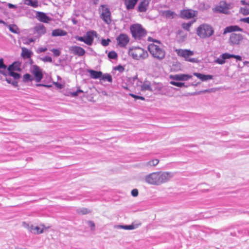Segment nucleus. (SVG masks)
<instances>
[{
    "instance_id": "nucleus-58",
    "label": "nucleus",
    "mask_w": 249,
    "mask_h": 249,
    "mask_svg": "<svg viewBox=\"0 0 249 249\" xmlns=\"http://www.w3.org/2000/svg\"><path fill=\"white\" fill-rule=\"evenodd\" d=\"M8 7L10 8H15L16 7V6L14 5V4H11V3H9L8 4Z\"/></svg>"
},
{
    "instance_id": "nucleus-33",
    "label": "nucleus",
    "mask_w": 249,
    "mask_h": 249,
    "mask_svg": "<svg viewBox=\"0 0 249 249\" xmlns=\"http://www.w3.org/2000/svg\"><path fill=\"white\" fill-rule=\"evenodd\" d=\"M31 54L32 52L28 49L25 48H22L21 55L23 56V57L26 58H30L31 56Z\"/></svg>"
},
{
    "instance_id": "nucleus-21",
    "label": "nucleus",
    "mask_w": 249,
    "mask_h": 249,
    "mask_svg": "<svg viewBox=\"0 0 249 249\" xmlns=\"http://www.w3.org/2000/svg\"><path fill=\"white\" fill-rule=\"evenodd\" d=\"M243 29L238 26L232 25L226 27L224 30L223 34L225 35L227 33L235 31L243 32Z\"/></svg>"
},
{
    "instance_id": "nucleus-24",
    "label": "nucleus",
    "mask_w": 249,
    "mask_h": 249,
    "mask_svg": "<svg viewBox=\"0 0 249 249\" xmlns=\"http://www.w3.org/2000/svg\"><path fill=\"white\" fill-rule=\"evenodd\" d=\"M241 3L245 6L240 8L239 12L244 16L249 15V8L248 7L249 6V2L247 3L245 0H242L241 1Z\"/></svg>"
},
{
    "instance_id": "nucleus-57",
    "label": "nucleus",
    "mask_w": 249,
    "mask_h": 249,
    "mask_svg": "<svg viewBox=\"0 0 249 249\" xmlns=\"http://www.w3.org/2000/svg\"><path fill=\"white\" fill-rule=\"evenodd\" d=\"M11 84L15 87L17 86L18 85V82L15 80H13Z\"/></svg>"
},
{
    "instance_id": "nucleus-26",
    "label": "nucleus",
    "mask_w": 249,
    "mask_h": 249,
    "mask_svg": "<svg viewBox=\"0 0 249 249\" xmlns=\"http://www.w3.org/2000/svg\"><path fill=\"white\" fill-rule=\"evenodd\" d=\"M7 67L4 64V60L3 58H0V74H1L5 76H7Z\"/></svg>"
},
{
    "instance_id": "nucleus-17",
    "label": "nucleus",
    "mask_w": 249,
    "mask_h": 249,
    "mask_svg": "<svg viewBox=\"0 0 249 249\" xmlns=\"http://www.w3.org/2000/svg\"><path fill=\"white\" fill-rule=\"evenodd\" d=\"M197 12L191 9L184 10L180 13L181 17L183 18H191L197 15Z\"/></svg>"
},
{
    "instance_id": "nucleus-8",
    "label": "nucleus",
    "mask_w": 249,
    "mask_h": 249,
    "mask_svg": "<svg viewBox=\"0 0 249 249\" xmlns=\"http://www.w3.org/2000/svg\"><path fill=\"white\" fill-rule=\"evenodd\" d=\"M233 4L231 3H227L224 1H220L219 5L216 7L215 10L220 13L228 14L229 10L232 9Z\"/></svg>"
},
{
    "instance_id": "nucleus-56",
    "label": "nucleus",
    "mask_w": 249,
    "mask_h": 249,
    "mask_svg": "<svg viewBox=\"0 0 249 249\" xmlns=\"http://www.w3.org/2000/svg\"><path fill=\"white\" fill-rule=\"evenodd\" d=\"M117 70H119L120 71L122 72L124 71V69L122 66H119L117 67Z\"/></svg>"
},
{
    "instance_id": "nucleus-11",
    "label": "nucleus",
    "mask_w": 249,
    "mask_h": 249,
    "mask_svg": "<svg viewBox=\"0 0 249 249\" xmlns=\"http://www.w3.org/2000/svg\"><path fill=\"white\" fill-rule=\"evenodd\" d=\"M30 71L34 75L35 81L36 82H39L43 77L42 71L40 68L36 65H34L32 67Z\"/></svg>"
},
{
    "instance_id": "nucleus-4",
    "label": "nucleus",
    "mask_w": 249,
    "mask_h": 249,
    "mask_svg": "<svg viewBox=\"0 0 249 249\" xmlns=\"http://www.w3.org/2000/svg\"><path fill=\"white\" fill-rule=\"evenodd\" d=\"M175 52L178 56L183 57L186 61L192 63L197 62V59L196 58L190 57V56L194 54V52L192 51L187 49H176Z\"/></svg>"
},
{
    "instance_id": "nucleus-40",
    "label": "nucleus",
    "mask_w": 249,
    "mask_h": 249,
    "mask_svg": "<svg viewBox=\"0 0 249 249\" xmlns=\"http://www.w3.org/2000/svg\"><path fill=\"white\" fill-rule=\"evenodd\" d=\"M170 83L172 85H174V86H177L178 87H180V88L182 87H188V86H186L185 85V83H181V82H177L171 81L170 82Z\"/></svg>"
},
{
    "instance_id": "nucleus-18",
    "label": "nucleus",
    "mask_w": 249,
    "mask_h": 249,
    "mask_svg": "<svg viewBox=\"0 0 249 249\" xmlns=\"http://www.w3.org/2000/svg\"><path fill=\"white\" fill-rule=\"evenodd\" d=\"M70 51L75 55L79 56H82L85 53V51L81 47L77 46H72L70 47Z\"/></svg>"
},
{
    "instance_id": "nucleus-5",
    "label": "nucleus",
    "mask_w": 249,
    "mask_h": 249,
    "mask_svg": "<svg viewBox=\"0 0 249 249\" xmlns=\"http://www.w3.org/2000/svg\"><path fill=\"white\" fill-rule=\"evenodd\" d=\"M157 186L168 182L174 176V174L170 172H156Z\"/></svg>"
},
{
    "instance_id": "nucleus-10",
    "label": "nucleus",
    "mask_w": 249,
    "mask_h": 249,
    "mask_svg": "<svg viewBox=\"0 0 249 249\" xmlns=\"http://www.w3.org/2000/svg\"><path fill=\"white\" fill-rule=\"evenodd\" d=\"M118 46L120 47H125L129 42L128 36L125 34H121L116 37Z\"/></svg>"
},
{
    "instance_id": "nucleus-19",
    "label": "nucleus",
    "mask_w": 249,
    "mask_h": 249,
    "mask_svg": "<svg viewBox=\"0 0 249 249\" xmlns=\"http://www.w3.org/2000/svg\"><path fill=\"white\" fill-rule=\"evenodd\" d=\"M149 4V0H142L139 3L138 6V11L145 12L147 11Z\"/></svg>"
},
{
    "instance_id": "nucleus-53",
    "label": "nucleus",
    "mask_w": 249,
    "mask_h": 249,
    "mask_svg": "<svg viewBox=\"0 0 249 249\" xmlns=\"http://www.w3.org/2000/svg\"><path fill=\"white\" fill-rule=\"evenodd\" d=\"M75 38L76 39V40H77L78 41L84 42L85 43V36L82 37V36H77L75 37Z\"/></svg>"
},
{
    "instance_id": "nucleus-16",
    "label": "nucleus",
    "mask_w": 249,
    "mask_h": 249,
    "mask_svg": "<svg viewBox=\"0 0 249 249\" xmlns=\"http://www.w3.org/2000/svg\"><path fill=\"white\" fill-rule=\"evenodd\" d=\"M243 39V36L239 34L232 33L230 37V42L232 45H238Z\"/></svg>"
},
{
    "instance_id": "nucleus-28",
    "label": "nucleus",
    "mask_w": 249,
    "mask_h": 249,
    "mask_svg": "<svg viewBox=\"0 0 249 249\" xmlns=\"http://www.w3.org/2000/svg\"><path fill=\"white\" fill-rule=\"evenodd\" d=\"M175 15V13L171 10H166L161 12V15L168 19L173 18Z\"/></svg>"
},
{
    "instance_id": "nucleus-27",
    "label": "nucleus",
    "mask_w": 249,
    "mask_h": 249,
    "mask_svg": "<svg viewBox=\"0 0 249 249\" xmlns=\"http://www.w3.org/2000/svg\"><path fill=\"white\" fill-rule=\"evenodd\" d=\"M89 72L90 74V77L93 79H98L101 78L102 76V72L101 71H98L91 70L89 71Z\"/></svg>"
},
{
    "instance_id": "nucleus-39",
    "label": "nucleus",
    "mask_w": 249,
    "mask_h": 249,
    "mask_svg": "<svg viewBox=\"0 0 249 249\" xmlns=\"http://www.w3.org/2000/svg\"><path fill=\"white\" fill-rule=\"evenodd\" d=\"M101 78L102 80L104 81H107L109 82H111L112 80L111 76L108 73H106L104 75L102 74Z\"/></svg>"
},
{
    "instance_id": "nucleus-61",
    "label": "nucleus",
    "mask_w": 249,
    "mask_h": 249,
    "mask_svg": "<svg viewBox=\"0 0 249 249\" xmlns=\"http://www.w3.org/2000/svg\"><path fill=\"white\" fill-rule=\"evenodd\" d=\"M0 23H2V24H6V23L4 21L1 20L0 19Z\"/></svg>"
},
{
    "instance_id": "nucleus-45",
    "label": "nucleus",
    "mask_w": 249,
    "mask_h": 249,
    "mask_svg": "<svg viewBox=\"0 0 249 249\" xmlns=\"http://www.w3.org/2000/svg\"><path fill=\"white\" fill-rule=\"evenodd\" d=\"M129 95L130 96H131L132 97L135 98L136 100H137V99H141L142 100H145V98L143 97L136 95H135L134 94H132V93H130Z\"/></svg>"
},
{
    "instance_id": "nucleus-22",
    "label": "nucleus",
    "mask_w": 249,
    "mask_h": 249,
    "mask_svg": "<svg viewBox=\"0 0 249 249\" xmlns=\"http://www.w3.org/2000/svg\"><path fill=\"white\" fill-rule=\"evenodd\" d=\"M36 15L37 19L41 22L48 23L51 20V18L48 17L44 13L38 12Z\"/></svg>"
},
{
    "instance_id": "nucleus-59",
    "label": "nucleus",
    "mask_w": 249,
    "mask_h": 249,
    "mask_svg": "<svg viewBox=\"0 0 249 249\" xmlns=\"http://www.w3.org/2000/svg\"><path fill=\"white\" fill-rule=\"evenodd\" d=\"M55 85L57 87H58L60 89L62 88V85L60 84H58V83H55Z\"/></svg>"
},
{
    "instance_id": "nucleus-14",
    "label": "nucleus",
    "mask_w": 249,
    "mask_h": 249,
    "mask_svg": "<svg viewBox=\"0 0 249 249\" xmlns=\"http://www.w3.org/2000/svg\"><path fill=\"white\" fill-rule=\"evenodd\" d=\"M35 36L39 37L46 33V28L42 24H36L34 28Z\"/></svg>"
},
{
    "instance_id": "nucleus-20",
    "label": "nucleus",
    "mask_w": 249,
    "mask_h": 249,
    "mask_svg": "<svg viewBox=\"0 0 249 249\" xmlns=\"http://www.w3.org/2000/svg\"><path fill=\"white\" fill-rule=\"evenodd\" d=\"M141 223H132V224L129 225H118L117 228L125 230H132L138 228L141 225Z\"/></svg>"
},
{
    "instance_id": "nucleus-49",
    "label": "nucleus",
    "mask_w": 249,
    "mask_h": 249,
    "mask_svg": "<svg viewBox=\"0 0 249 249\" xmlns=\"http://www.w3.org/2000/svg\"><path fill=\"white\" fill-rule=\"evenodd\" d=\"M83 92V91L81 89H78L76 91L71 92V94L73 96L75 97L77 96L80 93Z\"/></svg>"
},
{
    "instance_id": "nucleus-25",
    "label": "nucleus",
    "mask_w": 249,
    "mask_h": 249,
    "mask_svg": "<svg viewBox=\"0 0 249 249\" xmlns=\"http://www.w3.org/2000/svg\"><path fill=\"white\" fill-rule=\"evenodd\" d=\"M193 75L197 77L202 81H206L213 79V76L211 75H205L200 73L194 72Z\"/></svg>"
},
{
    "instance_id": "nucleus-54",
    "label": "nucleus",
    "mask_w": 249,
    "mask_h": 249,
    "mask_svg": "<svg viewBox=\"0 0 249 249\" xmlns=\"http://www.w3.org/2000/svg\"><path fill=\"white\" fill-rule=\"evenodd\" d=\"M5 80L8 83L11 84V82L13 81L12 80L11 78L7 77V76H5Z\"/></svg>"
},
{
    "instance_id": "nucleus-23",
    "label": "nucleus",
    "mask_w": 249,
    "mask_h": 249,
    "mask_svg": "<svg viewBox=\"0 0 249 249\" xmlns=\"http://www.w3.org/2000/svg\"><path fill=\"white\" fill-rule=\"evenodd\" d=\"M138 0H124V3L127 10L133 9L136 5Z\"/></svg>"
},
{
    "instance_id": "nucleus-55",
    "label": "nucleus",
    "mask_w": 249,
    "mask_h": 249,
    "mask_svg": "<svg viewBox=\"0 0 249 249\" xmlns=\"http://www.w3.org/2000/svg\"><path fill=\"white\" fill-rule=\"evenodd\" d=\"M36 87L43 86V87H51V86L44 85V84H36Z\"/></svg>"
},
{
    "instance_id": "nucleus-15",
    "label": "nucleus",
    "mask_w": 249,
    "mask_h": 249,
    "mask_svg": "<svg viewBox=\"0 0 249 249\" xmlns=\"http://www.w3.org/2000/svg\"><path fill=\"white\" fill-rule=\"evenodd\" d=\"M193 76L187 74H178L175 75H171L170 78L177 81H187L190 79H192Z\"/></svg>"
},
{
    "instance_id": "nucleus-13",
    "label": "nucleus",
    "mask_w": 249,
    "mask_h": 249,
    "mask_svg": "<svg viewBox=\"0 0 249 249\" xmlns=\"http://www.w3.org/2000/svg\"><path fill=\"white\" fill-rule=\"evenodd\" d=\"M156 172L151 173L144 177V181L148 184L157 186Z\"/></svg>"
},
{
    "instance_id": "nucleus-37",
    "label": "nucleus",
    "mask_w": 249,
    "mask_h": 249,
    "mask_svg": "<svg viewBox=\"0 0 249 249\" xmlns=\"http://www.w3.org/2000/svg\"><path fill=\"white\" fill-rule=\"evenodd\" d=\"M44 226L43 225H41L40 226H36L32 228V230L36 231L37 233H42L44 231Z\"/></svg>"
},
{
    "instance_id": "nucleus-7",
    "label": "nucleus",
    "mask_w": 249,
    "mask_h": 249,
    "mask_svg": "<svg viewBox=\"0 0 249 249\" xmlns=\"http://www.w3.org/2000/svg\"><path fill=\"white\" fill-rule=\"evenodd\" d=\"M231 58H236L237 60L239 61L242 60V57L239 55H236L226 53L220 55L218 58H216L214 61V63L220 65H223L225 63L226 59H230Z\"/></svg>"
},
{
    "instance_id": "nucleus-41",
    "label": "nucleus",
    "mask_w": 249,
    "mask_h": 249,
    "mask_svg": "<svg viewBox=\"0 0 249 249\" xmlns=\"http://www.w3.org/2000/svg\"><path fill=\"white\" fill-rule=\"evenodd\" d=\"M77 213L79 214H86L90 213V211L87 208H83L78 209Z\"/></svg>"
},
{
    "instance_id": "nucleus-52",
    "label": "nucleus",
    "mask_w": 249,
    "mask_h": 249,
    "mask_svg": "<svg viewBox=\"0 0 249 249\" xmlns=\"http://www.w3.org/2000/svg\"><path fill=\"white\" fill-rule=\"evenodd\" d=\"M240 21L249 24V17L244 18H242L240 19Z\"/></svg>"
},
{
    "instance_id": "nucleus-3",
    "label": "nucleus",
    "mask_w": 249,
    "mask_h": 249,
    "mask_svg": "<svg viewBox=\"0 0 249 249\" xmlns=\"http://www.w3.org/2000/svg\"><path fill=\"white\" fill-rule=\"evenodd\" d=\"M128 53L129 55L136 60L145 59L148 56V53L146 50L138 47L130 48Z\"/></svg>"
},
{
    "instance_id": "nucleus-44",
    "label": "nucleus",
    "mask_w": 249,
    "mask_h": 249,
    "mask_svg": "<svg viewBox=\"0 0 249 249\" xmlns=\"http://www.w3.org/2000/svg\"><path fill=\"white\" fill-rule=\"evenodd\" d=\"M111 40L110 39H102V41H101V44L103 46H107V45H108L109 44V43L110 42Z\"/></svg>"
},
{
    "instance_id": "nucleus-34",
    "label": "nucleus",
    "mask_w": 249,
    "mask_h": 249,
    "mask_svg": "<svg viewBox=\"0 0 249 249\" xmlns=\"http://www.w3.org/2000/svg\"><path fill=\"white\" fill-rule=\"evenodd\" d=\"M7 72V76L13 77L15 80L18 79L20 78V74L15 72L14 70L6 71Z\"/></svg>"
},
{
    "instance_id": "nucleus-47",
    "label": "nucleus",
    "mask_w": 249,
    "mask_h": 249,
    "mask_svg": "<svg viewBox=\"0 0 249 249\" xmlns=\"http://www.w3.org/2000/svg\"><path fill=\"white\" fill-rule=\"evenodd\" d=\"M51 51H52L54 55L55 56H58L60 54V52L58 49H53L51 50Z\"/></svg>"
},
{
    "instance_id": "nucleus-30",
    "label": "nucleus",
    "mask_w": 249,
    "mask_h": 249,
    "mask_svg": "<svg viewBox=\"0 0 249 249\" xmlns=\"http://www.w3.org/2000/svg\"><path fill=\"white\" fill-rule=\"evenodd\" d=\"M14 70L18 71L20 70V64L18 62H15L7 67V71Z\"/></svg>"
},
{
    "instance_id": "nucleus-29",
    "label": "nucleus",
    "mask_w": 249,
    "mask_h": 249,
    "mask_svg": "<svg viewBox=\"0 0 249 249\" xmlns=\"http://www.w3.org/2000/svg\"><path fill=\"white\" fill-rule=\"evenodd\" d=\"M52 35L53 36H64L67 35V33L61 29H58L53 30Z\"/></svg>"
},
{
    "instance_id": "nucleus-31",
    "label": "nucleus",
    "mask_w": 249,
    "mask_h": 249,
    "mask_svg": "<svg viewBox=\"0 0 249 249\" xmlns=\"http://www.w3.org/2000/svg\"><path fill=\"white\" fill-rule=\"evenodd\" d=\"M24 4L31 6L34 8L38 6V1L37 0H23Z\"/></svg>"
},
{
    "instance_id": "nucleus-35",
    "label": "nucleus",
    "mask_w": 249,
    "mask_h": 249,
    "mask_svg": "<svg viewBox=\"0 0 249 249\" xmlns=\"http://www.w3.org/2000/svg\"><path fill=\"white\" fill-rule=\"evenodd\" d=\"M141 90H142V91H145V90L151 91L152 89H151L150 84L148 83H144L141 86Z\"/></svg>"
},
{
    "instance_id": "nucleus-38",
    "label": "nucleus",
    "mask_w": 249,
    "mask_h": 249,
    "mask_svg": "<svg viewBox=\"0 0 249 249\" xmlns=\"http://www.w3.org/2000/svg\"><path fill=\"white\" fill-rule=\"evenodd\" d=\"M8 28L9 30L13 33L18 34L19 33V30L15 25H9Z\"/></svg>"
},
{
    "instance_id": "nucleus-36",
    "label": "nucleus",
    "mask_w": 249,
    "mask_h": 249,
    "mask_svg": "<svg viewBox=\"0 0 249 249\" xmlns=\"http://www.w3.org/2000/svg\"><path fill=\"white\" fill-rule=\"evenodd\" d=\"M34 80V78L31 75L28 73H26L23 76V82H27L28 81H32Z\"/></svg>"
},
{
    "instance_id": "nucleus-12",
    "label": "nucleus",
    "mask_w": 249,
    "mask_h": 249,
    "mask_svg": "<svg viewBox=\"0 0 249 249\" xmlns=\"http://www.w3.org/2000/svg\"><path fill=\"white\" fill-rule=\"evenodd\" d=\"M97 34L94 31H90L87 32L85 36V43L88 45H91L93 43L94 37H96Z\"/></svg>"
},
{
    "instance_id": "nucleus-62",
    "label": "nucleus",
    "mask_w": 249,
    "mask_h": 249,
    "mask_svg": "<svg viewBox=\"0 0 249 249\" xmlns=\"http://www.w3.org/2000/svg\"><path fill=\"white\" fill-rule=\"evenodd\" d=\"M34 41H35V39L34 38H33L29 39V41L30 42H34Z\"/></svg>"
},
{
    "instance_id": "nucleus-43",
    "label": "nucleus",
    "mask_w": 249,
    "mask_h": 249,
    "mask_svg": "<svg viewBox=\"0 0 249 249\" xmlns=\"http://www.w3.org/2000/svg\"><path fill=\"white\" fill-rule=\"evenodd\" d=\"M117 56V54L115 51H111L108 53V57L110 59H115Z\"/></svg>"
},
{
    "instance_id": "nucleus-9",
    "label": "nucleus",
    "mask_w": 249,
    "mask_h": 249,
    "mask_svg": "<svg viewBox=\"0 0 249 249\" xmlns=\"http://www.w3.org/2000/svg\"><path fill=\"white\" fill-rule=\"evenodd\" d=\"M102 7V12L100 15L101 18L107 24H109L111 22V13L109 9L103 5L101 6Z\"/></svg>"
},
{
    "instance_id": "nucleus-46",
    "label": "nucleus",
    "mask_w": 249,
    "mask_h": 249,
    "mask_svg": "<svg viewBox=\"0 0 249 249\" xmlns=\"http://www.w3.org/2000/svg\"><path fill=\"white\" fill-rule=\"evenodd\" d=\"M41 60L45 62H52V58L48 56H46L43 58H41Z\"/></svg>"
},
{
    "instance_id": "nucleus-42",
    "label": "nucleus",
    "mask_w": 249,
    "mask_h": 249,
    "mask_svg": "<svg viewBox=\"0 0 249 249\" xmlns=\"http://www.w3.org/2000/svg\"><path fill=\"white\" fill-rule=\"evenodd\" d=\"M194 22V21H193V22L190 21L188 23H184L182 24V27L183 29L186 30L187 31H189L190 28L192 26V25L193 24Z\"/></svg>"
},
{
    "instance_id": "nucleus-2",
    "label": "nucleus",
    "mask_w": 249,
    "mask_h": 249,
    "mask_svg": "<svg viewBox=\"0 0 249 249\" xmlns=\"http://www.w3.org/2000/svg\"><path fill=\"white\" fill-rule=\"evenodd\" d=\"M214 33L213 27L208 24L203 23L200 25L196 29V34L203 39L211 37Z\"/></svg>"
},
{
    "instance_id": "nucleus-51",
    "label": "nucleus",
    "mask_w": 249,
    "mask_h": 249,
    "mask_svg": "<svg viewBox=\"0 0 249 249\" xmlns=\"http://www.w3.org/2000/svg\"><path fill=\"white\" fill-rule=\"evenodd\" d=\"M131 195L133 196H137L138 195V191L136 189H133L131 191Z\"/></svg>"
},
{
    "instance_id": "nucleus-48",
    "label": "nucleus",
    "mask_w": 249,
    "mask_h": 249,
    "mask_svg": "<svg viewBox=\"0 0 249 249\" xmlns=\"http://www.w3.org/2000/svg\"><path fill=\"white\" fill-rule=\"evenodd\" d=\"M89 227H90L91 231H94L95 229V224L94 222L92 221H89L87 222Z\"/></svg>"
},
{
    "instance_id": "nucleus-1",
    "label": "nucleus",
    "mask_w": 249,
    "mask_h": 249,
    "mask_svg": "<svg viewBox=\"0 0 249 249\" xmlns=\"http://www.w3.org/2000/svg\"><path fill=\"white\" fill-rule=\"evenodd\" d=\"M147 40L153 42L148 46V50L151 55L158 60H162L165 57V51L160 42L151 37H148Z\"/></svg>"
},
{
    "instance_id": "nucleus-60",
    "label": "nucleus",
    "mask_w": 249,
    "mask_h": 249,
    "mask_svg": "<svg viewBox=\"0 0 249 249\" xmlns=\"http://www.w3.org/2000/svg\"><path fill=\"white\" fill-rule=\"evenodd\" d=\"M93 0L94 4H96L98 3L99 0Z\"/></svg>"
},
{
    "instance_id": "nucleus-6",
    "label": "nucleus",
    "mask_w": 249,
    "mask_h": 249,
    "mask_svg": "<svg viewBox=\"0 0 249 249\" xmlns=\"http://www.w3.org/2000/svg\"><path fill=\"white\" fill-rule=\"evenodd\" d=\"M130 30L133 37L136 39H141L145 36L146 31L139 24H134L130 27Z\"/></svg>"
},
{
    "instance_id": "nucleus-50",
    "label": "nucleus",
    "mask_w": 249,
    "mask_h": 249,
    "mask_svg": "<svg viewBox=\"0 0 249 249\" xmlns=\"http://www.w3.org/2000/svg\"><path fill=\"white\" fill-rule=\"evenodd\" d=\"M47 50V48L46 47H39L38 48L37 50V52L38 53H40L42 52H44Z\"/></svg>"
},
{
    "instance_id": "nucleus-32",
    "label": "nucleus",
    "mask_w": 249,
    "mask_h": 249,
    "mask_svg": "<svg viewBox=\"0 0 249 249\" xmlns=\"http://www.w3.org/2000/svg\"><path fill=\"white\" fill-rule=\"evenodd\" d=\"M159 163V160L155 159L146 162L144 165L146 167H154L158 165Z\"/></svg>"
}]
</instances>
